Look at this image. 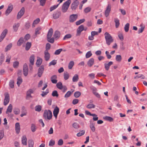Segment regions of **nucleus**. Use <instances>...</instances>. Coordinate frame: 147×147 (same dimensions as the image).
<instances>
[{"instance_id":"obj_50","label":"nucleus","mask_w":147,"mask_h":147,"mask_svg":"<svg viewBox=\"0 0 147 147\" xmlns=\"http://www.w3.org/2000/svg\"><path fill=\"white\" fill-rule=\"evenodd\" d=\"M85 21V19H80L76 22V24L77 25H80L81 23L84 22Z\"/></svg>"},{"instance_id":"obj_49","label":"nucleus","mask_w":147,"mask_h":147,"mask_svg":"<svg viewBox=\"0 0 147 147\" xmlns=\"http://www.w3.org/2000/svg\"><path fill=\"white\" fill-rule=\"evenodd\" d=\"M40 21V19H36V20L34 21L33 24L32 25V27H34L35 26V25L36 24H38Z\"/></svg>"},{"instance_id":"obj_46","label":"nucleus","mask_w":147,"mask_h":147,"mask_svg":"<svg viewBox=\"0 0 147 147\" xmlns=\"http://www.w3.org/2000/svg\"><path fill=\"white\" fill-rule=\"evenodd\" d=\"M74 62L73 61H71L68 64V67L69 69H71L73 67L74 65Z\"/></svg>"},{"instance_id":"obj_12","label":"nucleus","mask_w":147,"mask_h":147,"mask_svg":"<svg viewBox=\"0 0 147 147\" xmlns=\"http://www.w3.org/2000/svg\"><path fill=\"white\" fill-rule=\"evenodd\" d=\"M59 108L57 106H56L54 109L53 111V114L54 116L55 117V118H57L58 114L59 112Z\"/></svg>"},{"instance_id":"obj_61","label":"nucleus","mask_w":147,"mask_h":147,"mask_svg":"<svg viewBox=\"0 0 147 147\" xmlns=\"http://www.w3.org/2000/svg\"><path fill=\"white\" fill-rule=\"evenodd\" d=\"M72 92L70 91H68L65 95V97L67 98L69 97L71 95Z\"/></svg>"},{"instance_id":"obj_1","label":"nucleus","mask_w":147,"mask_h":147,"mask_svg":"<svg viewBox=\"0 0 147 147\" xmlns=\"http://www.w3.org/2000/svg\"><path fill=\"white\" fill-rule=\"evenodd\" d=\"M105 38L106 44L109 45L113 41V39L111 36L107 32H106L104 34Z\"/></svg>"},{"instance_id":"obj_57","label":"nucleus","mask_w":147,"mask_h":147,"mask_svg":"<svg viewBox=\"0 0 147 147\" xmlns=\"http://www.w3.org/2000/svg\"><path fill=\"white\" fill-rule=\"evenodd\" d=\"M85 133V131L84 130H82L80 132L78 133L77 134V136L78 137L80 136L83 135Z\"/></svg>"},{"instance_id":"obj_44","label":"nucleus","mask_w":147,"mask_h":147,"mask_svg":"<svg viewBox=\"0 0 147 147\" xmlns=\"http://www.w3.org/2000/svg\"><path fill=\"white\" fill-rule=\"evenodd\" d=\"M95 106L93 104H89L86 106V107L88 109H93L95 108Z\"/></svg>"},{"instance_id":"obj_42","label":"nucleus","mask_w":147,"mask_h":147,"mask_svg":"<svg viewBox=\"0 0 147 147\" xmlns=\"http://www.w3.org/2000/svg\"><path fill=\"white\" fill-rule=\"evenodd\" d=\"M129 24L128 23H127L124 27V30L125 32H128L129 30Z\"/></svg>"},{"instance_id":"obj_26","label":"nucleus","mask_w":147,"mask_h":147,"mask_svg":"<svg viewBox=\"0 0 147 147\" xmlns=\"http://www.w3.org/2000/svg\"><path fill=\"white\" fill-rule=\"evenodd\" d=\"M34 55H32L30 58V61L32 65H33L34 60Z\"/></svg>"},{"instance_id":"obj_48","label":"nucleus","mask_w":147,"mask_h":147,"mask_svg":"<svg viewBox=\"0 0 147 147\" xmlns=\"http://www.w3.org/2000/svg\"><path fill=\"white\" fill-rule=\"evenodd\" d=\"M118 19H115V22L116 28H118L119 25L120 23Z\"/></svg>"},{"instance_id":"obj_18","label":"nucleus","mask_w":147,"mask_h":147,"mask_svg":"<svg viewBox=\"0 0 147 147\" xmlns=\"http://www.w3.org/2000/svg\"><path fill=\"white\" fill-rule=\"evenodd\" d=\"M34 92L33 90L32 89H30L27 91L26 93L27 98H32V97L31 95V94L33 93Z\"/></svg>"},{"instance_id":"obj_8","label":"nucleus","mask_w":147,"mask_h":147,"mask_svg":"<svg viewBox=\"0 0 147 147\" xmlns=\"http://www.w3.org/2000/svg\"><path fill=\"white\" fill-rule=\"evenodd\" d=\"M111 4H108L107 8L105 11V15L106 17H107L109 15L111 10Z\"/></svg>"},{"instance_id":"obj_51","label":"nucleus","mask_w":147,"mask_h":147,"mask_svg":"<svg viewBox=\"0 0 147 147\" xmlns=\"http://www.w3.org/2000/svg\"><path fill=\"white\" fill-rule=\"evenodd\" d=\"M59 3L58 4H57V5H53V6L51 7L50 8V11H53L54 9H56L59 6Z\"/></svg>"},{"instance_id":"obj_35","label":"nucleus","mask_w":147,"mask_h":147,"mask_svg":"<svg viewBox=\"0 0 147 147\" xmlns=\"http://www.w3.org/2000/svg\"><path fill=\"white\" fill-rule=\"evenodd\" d=\"M63 76L64 79L65 80H67L69 78V74L67 72H65L63 74Z\"/></svg>"},{"instance_id":"obj_53","label":"nucleus","mask_w":147,"mask_h":147,"mask_svg":"<svg viewBox=\"0 0 147 147\" xmlns=\"http://www.w3.org/2000/svg\"><path fill=\"white\" fill-rule=\"evenodd\" d=\"M104 119L107 121H108L110 122L112 121L113 120V119L111 117L109 116H106L104 118Z\"/></svg>"},{"instance_id":"obj_59","label":"nucleus","mask_w":147,"mask_h":147,"mask_svg":"<svg viewBox=\"0 0 147 147\" xmlns=\"http://www.w3.org/2000/svg\"><path fill=\"white\" fill-rule=\"evenodd\" d=\"M14 82L13 80H11L9 82V85L10 87L11 88H13L14 86Z\"/></svg>"},{"instance_id":"obj_7","label":"nucleus","mask_w":147,"mask_h":147,"mask_svg":"<svg viewBox=\"0 0 147 147\" xmlns=\"http://www.w3.org/2000/svg\"><path fill=\"white\" fill-rule=\"evenodd\" d=\"M13 9V5L11 4H9L5 12V14L6 16H7L9 15V14L10 13V12L12 11Z\"/></svg>"},{"instance_id":"obj_64","label":"nucleus","mask_w":147,"mask_h":147,"mask_svg":"<svg viewBox=\"0 0 147 147\" xmlns=\"http://www.w3.org/2000/svg\"><path fill=\"white\" fill-rule=\"evenodd\" d=\"M56 63L57 60H54L49 63V66H50L52 65H55L56 64Z\"/></svg>"},{"instance_id":"obj_27","label":"nucleus","mask_w":147,"mask_h":147,"mask_svg":"<svg viewBox=\"0 0 147 147\" xmlns=\"http://www.w3.org/2000/svg\"><path fill=\"white\" fill-rule=\"evenodd\" d=\"M42 107L40 105H38L35 107V110L37 112H40L42 109Z\"/></svg>"},{"instance_id":"obj_9","label":"nucleus","mask_w":147,"mask_h":147,"mask_svg":"<svg viewBox=\"0 0 147 147\" xmlns=\"http://www.w3.org/2000/svg\"><path fill=\"white\" fill-rule=\"evenodd\" d=\"M28 69L26 63H25L23 66V72L24 75L26 76L28 74Z\"/></svg>"},{"instance_id":"obj_40","label":"nucleus","mask_w":147,"mask_h":147,"mask_svg":"<svg viewBox=\"0 0 147 147\" xmlns=\"http://www.w3.org/2000/svg\"><path fill=\"white\" fill-rule=\"evenodd\" d=\"M31 129L32 132H35L36 129V127L34 124H32Z\"/></svg>"},{"instance_id":"obj_31","label":"nucleus","mask_w":147,"mask_h":147,"mask_svg":"<svg viewBox=\"0 0 147 147\" xmlns=\"http://www.w3.org/2000/svg\"><path fill=\"white\" fill-rule=\"evenodd\" d=\"M22 79L19 76L17 79V84L18 86H19L22 83Z\"/></svg>"},{"instance_id":"obj_30","label":"nucleus","mask_w":147,"mask_h":147,"mask_svg":"<svg viewBox=\"0 0 147 147\" xmlns=\"http://www.w3.org/2000/svg\"><path fill=\"white\" fill-rule=\"evenodd\" d=\"M79 79L78 76L77 74H75L73 76L72 78V81L73 82H77Z\"/></svg>"},{"instance_id":"obj_23","label":"nucleus","mask_w":147,"mask_h":147,"mask_svg":"<svg viewBox=\"0 0 147 147\" xmlns=\"http://www.w3.org/2000/svg\"><path fill=\"white\" fill-rule=\"evenodd\" d=\"M27 138L26 136H23L22 138V144L24 145H27Z\"/></svg>"},{"instance_id":"obj_16","label":"nucleus","mask_w":147,"mask_h":147,"mask_svg":"<svg viewBox=\"0 0 147 147\" xmlns=\"http://www.w3.org/2000/svg\"><path fill=\"white\" fill-rule=\"evenodd\" d=\"M112 61H110L108 63H105L104 64L105 68L107 71H108L110 67L113 64Z\"/></svg>"},{"instance_id":"obj_36","label":"nucleus","mask_w":147,"mask_h":147,"mask_svg":"<svg viewBox=\"0 0 147 147\" xmlns=\"http://www.w3.org/2000/svg\"><path fill=\"white\" fill-rule=\"evenodd\" d=\"M57 87L60 90L62 89L63 87L62 84L61 82H59L56 84Z\"/></svg>"},{"instance_id":"obj_38","label":"nucleus","mask_w":147,"mask_h":147,"mask_svg":"<svg viewBox=\"0 0 147 147\" xmlns=\"http://www.w3.org/2000/svg\"><path fill=\"white\" fill-rule=\"evenodd\" d=\"M41 28L40 27H38L35 29V34L36 35L39 34L40 33V31Z\"/></svg>"},{"instance_id":"obj_60","label":"nucleus","mask_w":147,"mask_h":147,"mask_svg":"<svg viewBox=\"0 0 147 147\" xmlns=\"http://www.w3.org/2000/svg\"><path fill=\"white\" fill-rule=\"evenodd\" d=\"M40 2V5L43 6L45 5L46 0H38Z\"/></svg>"},{"instance_id":"obj_13","label":"nucleus","mask_w":147,"mask_h":147,"mask_svg":"<svg viewBox=\"0 0 147 147\" xmlns=\"http://www.w3.org/2000/svg\"><path fill=\"white\" fill-rule=\"evenodd\" d=\"M60 32L58 30H56L54 32L53 37L55 39L57 40L60 38Z\"/></svg>"},{"instance_id":"obj_45","label":"nucleus","mask_w":147,"mask_h":147,"mask_svg":"<svg viewBox=\"0 0 147 147\" xmlns=\"http://www.w3.org/2000/svg\"><path fill=\"white\" fill-rule=\"evenodd\" d=\"M13 111L15 114L18 115L20 113V111L18 108H15L13 110Z\"/></svg>"},{"instance_id":"obj_20","label":"nucleus","mask_w":147,"mask_h":147,"mask_svg":"<svg viewBox=\"0 0 147 147\" xmlns=\"http://www.w3.org/2000/svg\"><path fill=\"white\" fill-rule=\"evenodd\" d=\"M15 130L17 134H18L19 133L20 131V127L19 123H16Z\"/></svg>"},{"instance_id":"obj_63","label":"nucleus","mask_w":147,"mask_h":147,"mask_svg":"<svg viewBox=\"0 0 147 147\" xmlns=\"http://www.w3.org/2000/svg\"><path fill=\"white\" fill-rule=\"evenodd\" d=\"M92 54L90 51L88 52L86 54V58H88L91 57Z\"/></svg>"},{"instance_id":"obj_58","label":"nucleus","mask_w":147,"mask_h":147,"mask_svg":"<svg viewBox=\"0 0 147 147\" xmlns=\"http://www.w3.org/2000/svg\"><path fill=\"white\" fill-rule=\"evenodd\" d=\"M28 143L29 147H33L34 142L32 140H29Z\"/></svg>"},{"instance_id":"obj_17","label":"nucleus","mask_w":147,"mask_h":147,"mask_svg":"<svg viewBox=\"0 0 147 147\" xmlns=\"http://www.w3.org/2000/svg\"><path fill=\"white\" fill-rule=\"evenodd\" d=\"M57 76L56 75H54L51 77V80L53 84H56L57 82Z\"/></svg>"},{"instance_id":"obj_5","label":"nucleus","mask_w":147,"mask_h":147,"mask_svg":"<svg viewBox=\"0 0 147 147\" xmlns=\"http://www.w3.org/2000/svg\"><path fill=\"white\" fill-rule=\"evenodd\" d=\"M79 2L77 0H75L72 3L71 5V8L73 10H76L77 7Z\"/></svg>"},{"instance_id":"obj_56","label":"nucleus","mask_w":147,"mask_h":147,"mask_svg":"<svg viewBox=\"0 0 147 147\" xmlns=\"http://www.w3.org/2000/svg\"><path fill=\"white\" fill-rule=\"evenodd\" d=\"M72 36L71 34H69L66 35L63 37V40H65L67 39L70 38Z\"/></svg>"},{"instance_id":"obj_41","label":"nucleus","mask_w":147,"mask_h":147,"mask_svg":"<svg viewBox=\"0 0 147 147\" xmlns=\"http://www.w3.org/2000/svg\"><path fill=\"white\" fill-rule=\"evenodd\" d=\"M20 26V24H15L13 26V28L15 32H16L18 29V27Z\"/></svg>"},{"instance_id":"obj_37","label":"nucleus","mask_w":147,"mask_h":147,"mask_svg":"<svg viewBox=\"0 0 147 147\" xmlns=\"http://www.w3.org/2000/svg\"><path fill=\"white\" fill-rule=\"evenodd\" d=\"M31 46V43L28 42L26 44V45L25 48L26 50V51H28L30 48Z\"/></svg>"},{"instance_id":"obj_29","label":"nucleus","mask_w":147,"mask_h":147,"mask_svg":"<svg viewBox=\"0 0 147 147\" xmlns=\"http://www.w3.org/2000/svg\"><path fill=\"white\" fill-rule=\"evenodd\" d=\"M12 44L10 43L7 45L5 48V52H7V51L10 50L12 47Z\"/></svg>"},{"instance_id":"obj_25","label":"nucleus","mask_w":147,"mask_h":147,"mask_svg":"<svg viewBox=\"0 0 147 147\" xmlns=\"http://www.w3.org/2000/svg\"><path fill=\"white\" fill-rule=\"evenodd\" d=\"M24 41V38L23 37H21L17 42V45L20 46L22 44Z\"/></svg>"},{"instance_id":"obj_2","label":"nucleus","mask_w":147,"mask_h":147,"mask_svg":"<svg viewBox=\"0 0 147 147\" xmlns=\"http://www.w3.org/2000/svg\"><path fill=\"white\" fill-rule=\"evenodd\" d=\"M71 2V0H67L63 4L61 8L62 12L65 13L67 12Z\"/></svg>"},{"instance_id":"obj_4","label":"nucleus","mask_w":147,"mask_h":147,"mask_svg":"<svg viewBox=\"0 0 147 147\" xmlns=\"http://www.w3.org/2000/svg\"><path fill=\"white\" fill-rule=\"evenodd\" d=\"M5 98L3 102L4 105L5 106L9 102L10 100L9 95L8 92L5 93Z\"/></svg>"},{"instance_id":"obj_24","label":"nucleus","mask_w":147,"mask_h":147,"mask_svg":"<svg viewBox=\"0 0 147 147\" xmlns=\"http://www.w3.org/2000/svg\"><path fill=\"white\" fill-rule=\"evenodd\" d=\"M94 63V59L91 58L87 62V64L88 66L91 67L93 65Z\"/></svg>"},{"instance_id":"obj_52","label":"nucleus","mask_w":147,"mask_h":147,"mask_svg":"<svg viewBox=\"0 0 147 147\" xmlns=\"http://www.w3.org/2000/svg\"><path fill=\"white\" fill-rule=\"evenodd\" d=\"M52 95L53 97L55 96L57 97H58L59 96L56 90L53 91L52 92Z\"/></svg>"},{"instance_id":"obj_6","label":"nucleus","mask_w":147,"mask_h":147,"mask_svg":"<svg viewBox=\"0 0 147 147\" xmlns=\"http://www.w3.org/2000/svg\"><path fill=\"white\" fill-rule=\"evenodd\" d=\"M44 65H42L40 66L38 70V76L40 77L41 76L44 71Z\"/></svg>"},{"instance_id":"obj_21","label":"nucleus","mask_w":147,"mask_h":147,"mask_svg":"<svg viewBox=\"0 0 147 147\" xmlns=\"http://www.w3.org/2000/svg\"><path fill=\"white\" fill-rule=\"evenodd\" d=\"M53 33V30L52 28H51L49 30L47 35V38H51Z\"/></svg>"},{"instance_id":"obj_39","label":"nucleus","mask_w":147,"mask_h":147,"mask_svg":"<svg viewBox=\"0 0 147 147\" xmlns=\"http://www.w3.org/2000/svg\"><path fill=\"white\" fill-rule=\"evenodd\" d=\"M22 114L20 115V116L21 117H23V116L26 115L27 112L26 110H24V107H22Z\"/></svg>"},{"instance_id":"obj_22","label":"nucleus","mask_w":147,"mask_h":147,"mask_svg":"<svg viewBox=\"0 0 147 147\" xmlns=\"http://www.w3.org/2000/svg\"><path fill=\"white\" fill-rule=\"evenodd\" d=\"M140 28L139 29L138 31V34H140L142 33L145 28V26L144 24H143L142 23L140 25Z\"/></svg>"},{"instance_id":"obj_3","label":"nucleus","mask_w":147,"mask_h":147,"mask_svg":"<svg viewBox=\"0 0 147 147\" xmlns=\"http://www.w3.org/2000/svg\"><path fill=\"white\" fill-rule=\"evenodd\" d=\"M43 116L45 119H51L52 117V112L50 110H45Z\"/></svg>"},{"instance_id":"obj_10","label":"nucleus","mask_w":147,"mask_h":147,"mask_svg":"<svg viewBox=\"0 0 147 147\" xmlns=\"http://www.w3.org/2000/svg\"><path fill=\"white\" fill-rule=\"evenodd\" d=\"M7 33V29H5L1 33L0 36V42H1L5 37Z\"/></svg>"},{"instance_id":"obj_11","label":"nucleus","mask_w":147,"mask_h":147,"mask_svg":"<svg viewBox=\"0 0 147 147\" xmlns=\"http://www.w3.org/2000/svg\"><path fill=\"white\" fill-rule=\"evenodd\" d=\"M25 12V8L24 7H22L20 11L18 12L17 15L18 18H20L23 15Z\"/></svg>"},{"instance_id":"obj_34","label":"nucleus","mask_w":147,"mask_h":147,"mask_svg":"<svg viewBox=\"0 0 147 147\" xmlns=\"http://www.w3.org/2000/svg\"><path fill=\"white\" fill-rule=\"evenodd\" d=\"M12 106L11 104H10L9 105L8 107V108L7 109L6 113L7 114L8 112H9L11 113L12 112Z\"/></svg>"},{"instance_id":"obj_33","label":"nucleus","mask_w":147,"mask_h":147,"mask_svg":"<svg viewBox=\"0 0 147 147\" xmlns=\"http://www.w3.org/2000/svg\"><path fill=\"white\" fill-rule=\"evenodd\" d=\"M94 123L92 122H90V127L93 132H94L95 130V128L94 127Z\"/></svg>"},{"instance_id":"obj_19","label":"nucleus","mask_w":147,"mask_h":147,"mask_svg":"<svg viewBox=\"0 0 147 147\" xmlns=\"http://www.w3.org/2000/svg\"><path fill=\"white\" fill-rule=\"evenodd\" d=\"M61 15V12L56 11L53 13V16L54 18H58L60 17Z\"/></svg>"},{"instance_id":"obj_32","label":"nucleus","mask_w":147,"mask_h":147,"mask_svg":"<svg viewBox=\"0 0 147 147\" xmlns=\"http://www.w3.org/2000/svg\"><path fill=\"white\" fill-rule=\"evenodd\" d=\"M5 56L4 54L2 53L0 56V65H1L4 61Z\"/></svg>"},{"instance_id":"obj_15","label":"nucleus","mask_w":147,"mask_h":147,"mask_svg":"<svg viewBox=\"0 0 147 147\" xmlns=\"http://www.w3.org/2000/svg\"><path fill=\"white\" fill-rule=\"evenodd\" d=\"M84 30V26L83 25H81L79 26L77 29V35H80L81 32Z\"/></svg>"},{"instance_id":"obj_28","label":"nucleus","mask_w":147,"mask_h":147,"mask_svg":"<svg viewBox=\"0 0 147 147\" xmlns=\"http://www.w3.org/2000/svg\"><path fill=\"white\" fill-rule=\"evenodd\" d=\"M42 62V59L41 58L38 59L36 63V64L37 66L39 67L41 64Z\"/></svg>"},{"instance_id":"obj_43","label":"nucleus","mask_w":147,"mask_h":147,"mask_svg":"<svg viewBox=\"0 0 147 147\" xmlns=\"http://www.w3.org/2000/svg\"><path fill=\"white\" fill-rule=\"evenodd\" d=\"M81 94V93L80 92L76 91L74 93V96L76 98H78L80 96Z\"/></svg>"},{"instance_id":"obj_62","label":"nucleus","mask_w":147,"mask_h":147,"mask_svg":"<svg viewBox=\"0 0 147 147\" xmlns=\"http://www.w3.org/2000/svg\"><path fill=\"white\" fill-rule=\"evenodd\" d=\"M73 127L75 129H78L79 127V125L76 123H74L72 125Z\"/></svg>"},{"instance_id":"obj_14","label":"nucleus","mask_w":147,"mask_h":147,"mask_svg":"<svg viewBox=\"0 0 147 147\" xmlns=\"http://www.w3.org/2000/svg\"><path fill=\"white\" fill-rule=\"evenodd\" d=\"M44 57L45 60L46 61H48L49 60L50 57V55L48 51H44Z\"/></svg>"},{"instance_id":"obj_55","label":"nucleus","mask_w":147,"mask_h":147,"mask_svg":"<svg viewBox=\"0 0 147 147\" xmlns=\"http://www.w3.org/2000/svg\"><path fill=\"white\" fill-rule=\"evenodd\" d=\"M63 50L62 49H60L57 50H56L54 53V54L55 55H58L60 54L61 52Z\"/></svg>"},{"instance_id":"obj_54","label":"nucleus","mask_w":147,"mask_h":147,"mask_svg":"<svg viewBox=\"0 0 147 147\" xmlns=\"http://www.w3.org/2000/svg\"><path fill=\"white\" fill-rule=\"evenodd\" d=\"M19 62L18 61H15L13 63V66L14 68H17L19 66Z\"/></svg>"},{"instance_id":"obj_47","label":"nucleus","mask_w":147,"mask_h":147,"mask_svg":"<svg viewBox=\"0 0 147 147\" xmlns=\"http://www.w3.org/2000/svg\"><path fill=\"white\" fill-rule=\"evenodd\" d=\"M122 59V57L120 55H117L116 56V60L117 61L120 62Z\"/></svg>"}]
</instances>
